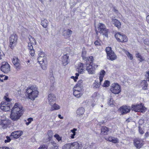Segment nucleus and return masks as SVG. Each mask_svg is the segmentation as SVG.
Here are the masks:
<instances>
[{"label": "nucleus", "instance_id": "obj_1", "mask_svg": "<svg viewBox=\"0 0 149 149\" xmlns=\"http://www.w3.org/2000/svg\"><path fill=\"white\" fill-rule=\"evenodd\" d=\"M23 113L24 109L22 106L19 102L16 103L11 109L10 118L13 121H17Z\"/></svg>", "mask_w": 149, "mask_h": 149}, {"label": "nucleus", "instance_id": "obj_2", "mask_svg": "<svg viewBox=\"0 0 149 149\" xmlns=\"http://www.w3.org/2000/svg\"><path fill=\"white\" fill-rule=\"evenodd\" d=\"M85 60V63L86 65V70L89 74H94L98 65L96 64L93 63L94 60V57L92 56H89L86 57Z\"/></svg>", "mask_w": 149, "mask_h": 149}, {"label": "nucleus", "instance_id": "obj_3", "mask_svg": "<svg viewBox=\"0 0 149 149\" xmlns=\"http://www.w3.org/2000/svg\"><path fill=\"white\" fill-rule=\"evenodd\" d=\"M25 93L28 98L33 100L38 96L39 92L36 86L31 85L27 88Z\"/></svg>", "mask_w": 149, "mask_h": 149}, {"label": "nucleus", "instance_id": "obj_4", "mask_svg": "<svg viewBox=\"0 0 149 149\" xmlns=\"http://www.w3.org/2000/svg\"><path fill=\"white\" fill-rule=\"evenodd\" d=\"M98 30H95L96 34L98 36L99 33L104 35L106 37H108V33L109 30L106 28L105 25L102 23H99L97 26Z\"/></svg>", "mask_w": 149, "mask_h": 149}, {"label": "nucleus", "instance_id": "obj_5", "mask_svg": "<svg viewBox=\"0 0 149 149\" xmlns=\"http://www.w3.org/2000/svg\"><path fill=\"white\" fill-rule=\"evenodd\" d=\"M115 37L118 42L122 43L127 42L128 39L125 34L120 32H116L115 35Z\"/></svg>", "mask_w": 149, "mask_h": 149}, {"label": "nucleus", "instance_id": "obj_6", "mask_svg": "<svg viewBox=\"0 0 149 149\" xmlns=\"http://www.w3.org/2000/svg\"><path fill=\"white\" fill-rule=\"evenodd\" d=\"M18 36L16 33L11 34L9 38V46L12 49H13L17 43Z\"/></svg>", "mask_w": 149, "mask_h": 149}, {"label": "nucleus", "instance_id": "obj_7", "mask_svg": "<svg viewBox=\"0 0 149 149\" xmlns=\"http://www.w3.org/2000/svg\"><path fill=\"white\" fill-rule=\"evenodd\" d=\"M105 51L107 54V58L111 61H113L117 58V56L112 50L111 47H108L106 48Z\"/></svg>", "mask_w": 149, "mask_h": 149}, {"label": "nucleus", "instance_id": "obj_8", "mask_svg": "<svg viewBox=\"0 0 149 149\" xmlns=\"http://www.w3.org/2000/svg\"><path fill=\"white\" fill-rule=\"evenodd\" d=\"M131 109L132 110L135 112H140L142 113L144 112L146 110V108L141 103L140 104L132 105Z\"/></svg>", "mask_w": 149, "mask_h": 149}, {"label": "nucleus", "instance_id": "obj_9", "mask_svg": "<svg viewBox=\"0 0 149 149\" xmlns=\"http://www.w3.org/2000/svg\"><path fill=\"white\" fill-rule=\"evenodd\" d=\"M110 90L112 93L114 94H118L121 92V86L117 83H113L111 86Z\"/></svg>", "mask_w": 149, "mask_h": 149}, {"label": "nucleus", "instance_id": "obj_10", "mask_svg": "<svg viewBox=\"0 0 149 149\" xmlns=\"http://www.w3.org/2000/svg\"><path fill=\"white\" fill-rule=\"evenodd\" d=\"M10 66L7 62H3L0 67L1 71L5 73H8L10 71Z\"/></svg>", "mask_w": 149, "mask_h": 149}, {"label": "nucleus", "instance_id": "obj_11", "mask_svg": "<svg viewBox=\"0 0 149 149\" xmlns=\"http://www.w3.org/2000/svg\"><path fill=\"white\" fill-rule=\"evenodd\" d=\"M144 141L142 139L139 138H136L133 140L134 145L137 149L141 148L144 145Z\"/></svg>", "mask_w": 149, "mask_h": 149}, {"label": "nucleus", "instance_id": "obj_12", "mask_svg": "<svg viewBox=\"0 0 149 149\" xmlns=\"http://www.w3.org/2000/svg\"><path fill=\"white\" fill-rule=\"evenodd\" d=\"M0 108L3 111H8L10 110L11 104L8 102L2 101L0 104Z\"/></svg>", "mask_w": 149, "mask_h": 149}, {"label": "nucleus", "instance_id": "obj_13", "mask_svg": "<svg viewBox=\"0 0 149 149\" xmlns=\"http://www.w3.org/2000/svg\"><path fill=\"white\" fill-rule=\"evenodd\" d=\"M45 58L44 57L38 56L37 59L41 68L44 70H46L47 66V61Z\"/></svg>", "mask_w": 149, "mask_h": 149}, {"label": "nucleus", "instance_id": "obj_14", "mask_svg": "<svg viewBox=\"0 0 149 149\" xmlns=\"http://www.w3.org/2000/svg\"><path fill=\"white\" fill-rule=\"evenodd\" d=\"M12 62L15 68L17 70H19L21 68L20 61L17 57H14L12 59Z\"/></svg>", "mask_w": 149, "mask_h": 149}, {"label": "nucleus", "instance_id": "obj_15", "mask_svg": "<svg viewBox=\"0 0 149 149\" xmlns=\"http://www.w3.org/2000/svg\"><path fill=\"white\" fill-rule=\"evenodd\" d=\"M119 110L121 114L123 115L130 112L131 109L130 106L124 105L120 107Z\"/></svg>", "mask_w": 149, "mask_h": 149}, {"label": "nucleus", "instance_id": "obj_16", "mask_svg": "<svg viewBox=\"0 0 149 149\" xmlns=\"http://www.w3.org/2000/svg\"><path fill=\"white\" fill-rule=\"evenodd\" d=\"M23 134L21 131H16L12 132L10 136L14 139L19 138Z\"/></svg>", "mask_w": 149, "mask_h": 149}, {"label": "nucleus", "instance_id": "obj_17", "mask_svg": "<svg viewBox=\"0 0 149 149\" xmlns=\"http://www.w3.org/2000/svg\"><path fill=\"white\" fill-rule=\"evenodd\" d=\"M83 88L82 81H79L74 87L73 90L83 92Z\"/></svg>", "mask_w": 149, "mask_h": 149}, {"label": "nucleus", "instance_id": "obj_18", "mask_svg": "<svg viewBox=\"0 0 149 149\" xmlns=\"http://www.w3.org/2000/svg\"><path fill=\"white\" fill-rule=\"evenodd\" d=\"M62 64L64 66L67 65L69 62V56L68 54L63 55L62 57Z\"/></svg>", "mask_w": 149, "mask_h": 149}, {"label": "nucleus", "instance_id": "obj_19", "mask_svg": "<svg viewBox=\"0 0 149 149\" xmlns=\"http://www.w3.org/2000/svg\"><path fill=\"white\" fill-rule=\"evenodd\" d=\"M77 71L80 74H82L85 71V67L84 64L81 63H79L78 65Z\"/></svg>", "mask_w": 149, "mask_h": 149}, {"label": "nucleus", "instance_id": "obj_20", "mask_svg": "<svg viewBox=\"0 0 149 149\" xmlns=\"http://www.w3.org/2000/svg\"><path fill=\"white\" fill-rule=\"evenodd\" d=\"M104 139L106 140L113 143H117L119 142L118 139L117 138H115L111 136H109L108 137H105Z\"/></svg>", "mask_w": 149, "mask_h": 149}, {"label": "nucleus", "instance_id": "obj_21", "mask_svg": "<svg viewBox=\"0 0 149 149\" xmlns=\"http://www.w3.org/2000/svg\"><path fill=\"white\" fill-rule=\"evenodd\" d=\"M48 99L49 104L51 105L55 101L56 97L53 94L50 93L48 95Z\"/></svg>", "mask_w": 149, "mask_h": 149}, {"label": "nucleus", "instance_id": "obj_22", "mask_svg": "<svg viewBox=\"0 0 149 149\" xmlns=\"http://www.w3.org/2000/svg\"><path fill=\"white\" fill-rule=\"evenodd\" d=\"M109 131V129L106 126L102 127L101 129V134L106 135L108 134Z\"/></svg>", "mask_w": 149, "mask_h": 149}, {"label": "nucleus", "instance_id": "obj_23", "mask_svg": "<svg viewBox=\"0 0 149 149\" xmlns=\"http://www.w3.org/2000/svg\"><path fill=\"white\" fill-rule=\"evenodd\" d=\"M71 149H80V145L77 142L71 143Z\"/></svg>", "mask_w": 149, "mask_h": 149}, {"label": "nucleus", "instance_id": "obj_24", "mask_svg": "<svg viewBox=\"0 0 149 149\" xmlns=\"http://www.w3.org/2000/svg\"><path fill=\"white\" fill-rule=\"evenodd\" d=\"M141 84L143 90H145L147 89L148 84L147 80H142L141 82Z\"/></svg>", "mask_w": 149, "mask_h": 149}, {"label": "nucleus", "instance_id": "obj_25", "mask_svg": "<svg viewBox=\"0 0 149 149\" xmlns=\"http://www.w3.org/2000/svg\"><path fill=\"white\" fill-rule=\"evenodd\" d=\"M106 74L105 71L103 70H101L99 74V80H100V84L101 83L102 81L103 80V78L104 76H105Z\"/></svg>", "mask_w": 149, "mask_h": 149}, {"label": "nucleus", "instance_id": "obj_26", "mask_svg": "<svg viewBox=\"0 0 149 149\" xmlns=\"http://www.w3.org/2000/svg\"><path fill=\"white\" fill-rule=\"evenodd\" d=\"M112 21L115 26L118 29L120 28L121 24L120 22L118 20L116 19H113Z\"/></svg>", "mask_w": 149, "mask_h": 149}, {"label": "nucleus", "instance_id": "obj_27", "mask_svg": "<svg viewBox=\"0 0 149 149\" xmlns=\"http://www.w3.org/2000/svg\"><path fill=\"white\" fill-rule=\"evenodd\" d=\"M9 121L6 120H1V125L4 128H7L9 124Z\"/></svg>", "mask_w": 149, "mask_h": 149}, {"label": "nucleus", "instance_id": "obj_28", "mask_svg": "<svg viewBox=\"0 0 149 149\" xmlns=\"http://www.w3.org/2000/svg\"><path fill=\"white\" fill-rule=\"evenodd\" d=\"M73 94L74 96L77 98H79L82 96L83 92L74 90Z\"/></svg>", "mask_w": 149, "mask_h": 149}, {"label": "nucleus", "instance_id": "obj_29", "mask_svg": "<svg viewBox=\"0 0 149 149\" xmlns=\"http://www.w3.org/2000/svg\"><path fill=\"white\" fill-rule=\"evenodd\" d=\"M72 33V31L69 29H68L67 31L64 30L63 32V35L64 36H66L67 37H70Z\"/></svg>", "mask_w": 149, "mask_h": 149}, {"label": "nucleus", "instance_id": "obj_30", "mask_svg": "<svg viewBox=\"0 0 149 149\" xmlns=\"http://www.w3.org/2000/svg\"><path fill=\"white\" fill-rule=\"evenodd\" d=\"M84 112V109L83 108L81 107L79 108L77 111V115H82Z\"/></svg>", "mask_w": 149, "mask_h": 149}, {"label": "nucleus", "instance_id": "obj_31", "mask_svg": "<svg viewBox=\"0 0 149 149\" xmlns=\"http://www.w3.org/2000/svg\"><path fill=\"white\" fill-rule=\"evenodd\" d=\"M48 21L46 19H44L42 21L41 24L42 26L45 28H46L47 26Z\"/></svg>", "mask_w": 149, "mask_h": 149}, {"label": "nucleus", "instance_id": "obj_32", "mask_svg": "<svg viewBox=\"0 0 149 149\" xmlns=\"http://www.w3.org/2000/svg\"><path fill=\"white\" fill-rule=\"evenodd\" d=\"M52 110L53 111L54 110H57L60 109V107L59 106L56 104V103H54V104L52 105Z\"/></svg>", "mask_w": 149, "mask_h": 149}, {"label": "nucleus", "instance_id": "obj_33", "mask_svg": "<svg viewBox=\"0 0 149 149\" xmlns=\"http://www.w3.org/2000/svg\"><path fill=\"white\" fill-rule=\"evenodd\" d=\"M47 134L48 135V139L49 141H50L53 136L52 131L51 130L48 131Z\"/></svg>", "mask_w": 149, "mask_h": 149}, {"label": "nucleus", "instance_id": "obj_34", "mask_svg": "<svg viewBox=\"0 0 149 149\" xmlns=\"http://www.w3.org/2000/svg\"><path fill=\"white\" fill-rule=\"evenodd\" d=\"M8 79V77L7 76L3 74L0 75V81L1 82H3L4 80H7Z\"/></svg>", "mask_w": 149, "mask_h": 149}, {"label": "nucleus", "instance_id": "obj_35", "mask_svg": "<svg viewBox=\"0 0 149 149\" xmlns=\"http://www.w3.org/2000/svg\"><path fill=\"white\" fill-rule=\"evenodd\" d=\"M98 40H95L94 42V44L96 46H100L101 45L102 41L99 39V37L97 36Z\"/></svg>", "mask_w": 149, "mask_h": 149}, {"label": "nucleus", "instance_id": "obj_36", "mask_svg": "<svg viewBox=\"0 0 149 149\" xmlns=\"http://www.w3.org/2000/svg\"><path fill=\"white\" fill-rule=\"evenodd\" d=\"M29 39L30 42H29L30 43H31V44L34 45H35L36 44V41L34 38L30 36V37L29 38Z\"/></svg>", "mask_w": 149, "mask_h": 149}, {"label": "nucleus", "instance_id": "obj_37", "mask_svg": "<svg viewBox=\"0 0 149 149\" xmlns=\"http://www.w3.org/2000/svg\"><path fill=\"white\" fill-rule=\"evenodd\" d=\"M136 56L137 58H139V60L140 62H142V61L144 60V59L139 53L136 54Z\"/></svg>", "mask_w": 149, "mask_h": 149}, {"label": "nucleus", "instance_id": "obj_38", "mask_svg": "<svg viewBox=\"0 0 149 149\" xmlns=\"http://www.w3.org/2000/svg\"><path fill=\"white\" fill-rule=\"evenodd\" d=\"M110 84V82L108 80H105L104 81L103 86L104 87H108Z\"/></svg>", "mask_w": 149, "mask_h": 149}, {"label": "nucleus", "instance_id": "obj_39", "mask_svg": "<svg viewBox=\"0 0 149 149\" xmlns=\"http://www.w3.org/2000/svg\"><path fill=\"white\" fill-rule=\"evenodd\" d=\"M86 51L85 49L83 50L82 52L81 56L83 60H85V59L86 58Z\"/></svg>", "mask_w": 149, "mask_h": 149}, {"label": "nucleus", "instance_id": "obj_40", "mask_svg": "<svg viewBox=\"0 0 149 149\" xmlns=\"http://www.w3.org/2000/svg\"><path fill=\"white\" fill-rule=\"evenodd\" d=\"M71 143H68L65 144L63 147V149H71Z\"/></svg>", "mask_w": 149, "mask_h": 149}, {"label": "nucleus", "instance_id": "obj_41", "mask_svg": "<svg viewBox=\"0 0 149 149\" xmlns=\"http://www.w3.org/2000/svg\"><path fill=\"white\" fill-rule=\"evenodd\" d=\"M54 137L55 138L56 140L59 142L60 141H62V137L60 136L58 134H56L54 135Z\"/></svg>", "mask_w": 149, "mask_h": 149}, {"label": "nucleus", "instance_id": "obj_42", "mask_svg": "<svg viewBox=\"0 0 149 149\" xmlns=\"http://www.w3.org/2000/svg\"><path fill=\"white\" fill-rule=\"evenodd\" d=\"M99 84L98 83L96 82L95 81L93 84V88H98L100 86V84Z\"/></svg>", "mask_w": 149, "mask_h": 149}, {"label": "nucleus", "instance_id": "obj_43", "mask_svg": "<svg viewBox=\"0 0 149 149\" xmlns=\"http://www.w3.org/2000/svg\"><path fill=\"white\" fill-rule=\"evenodd\" d=\"M125 53L127 56L130 58L131 60L133 59V57L132 54H131L129 52L126 51Z\"/></svg>", "mask_w": 149, "mask_h": 149}, {"label": "nucleus", "instance_id": "obj_44", "mask_svg": "<svg viewBox=\"0 0 149 149\" xmlns=\"http://www.w3.org/2000/svg\"><path fill=\"white\" fill-rule=\"evenodd\" d=\"M33 44L31 43H29L28 45V50L33 49V46L32 45Z\"/></svg>", "mask_w": 149, "mask_h": 149}, {"label": "nucleus", "instance_id": "obj_45", "mask_svg": "<svg viewBox=\"0 0 149 149\" xmlns=\"http://www.w3.org/2000/svg\"><path fill=\"white\" fill-rule=\"evenodd\" d=\"M29 51V54L31 56H33L34 55L35 53V50L34 49L30 50Z\"/></svg>", "mask_w": 149, "mask_h": 149}, {"label": "nucleus", "instance_id": "obj_46", "mask_svg": "<svg viewBox=\"0 0 149 149\" xmlns=\"http://www.w3.org/2000/svg\"><path fill=\"white\" fill-rule=\"evenodd\" d=\"M33 120V119L32 118H29L27 119L28 122H26V124L27 125H28Z\"/></svg>", "mask_w": 149, "mask_h": 149}, {"label": "nucleus", "instance_id": "obj_47", "mask_svg": "<svg viewBox=\"0 0 149 149\" xmlns=\"http://www.w3.org/2000/svg\"><path fill=\"white\" fill-rule=\"evenodd\" d=\"M139 132L141 134H143L144 133L143 130L140 126L139 127Z\"/></svg>", "mask_w": 149, "mask_h": 149}, {"label": "nucleus", "instance_id": "obj_48", "mask_svg": "<svg viewBox=\"0 0 149 149\" xmlns=\"http://www.w3.org/2000/svg\"><path fill=\"white\" fill-rule=\"evenodd\" d=\"M146 74L145 75V76L146 77V79L147 81H148L149 82V71L146 72Z\"/></svg>", "mask_w": 149, "mask_h": 149}, {"label": "nucleus", "instance_id": "obj_49", "mask_svg": "<svg viewBox=\"0 0 149 149\" xmlns=\"http://www.w3.org/2000/svg\"><path fill=\"white\" fill-rule=\"evenodd\" d=\"M8 95H6L4 96V99L6 101V102H8L10 101L11 99H9L8 97Z\"/></svg>", "mask_w": 149, "mask_h": 149}, {"label": "nucleus", "instance_id": "obj_50", "mask_svg": "<svg viewBox=\"0 0 149 149\" xmlns=\"http://www.w3.org/2000/svg\"><path fill=\"white\" fill-rule=\"evenodd\" d=\"M108 104L110 106L114 104L113 100L112 98H110V99L108 101Z\"/></svg>", "mask_w": 149, "mask_h": 149}, {"label": "nucleus", "instance_id": "obj_51", "mask_svg": "<svg viewBox=\"0 0 149 149\" xmlns=\"http://www.w3.org/2000/svg\"><path fill=\"white\" fill-rule=\"evenodd\" d=\"M45 53L42 52H40L38 54L39 56H41V57H45Z\"/></svg>", "mask_w": 149, "mask_h": 149}, {"label": "nucleus", "instance_id": "obj_52", "mask_svg": "<svg viewBox=\"0 0 149 149\" xmlns=\"http://www.w3.org/2000/svg\"><path fill=\"white\" fill-rule=\"evenodd\" d=\"M99 95V93L98 92H95L92 95V97L93 98H94L96 97Z\"/></svg>", "mask_w": 149, "mask_h": 149}, {"label": "nucleus", "instance_id": "obj_53", "mask_svg": "<svg viewBox=\"0 0 149 149\" xmlns=\"http://www.w3.org/2000/svg\"><path fill=\"white\" fill-rule=\"evenodd\" d=\"M6 138L7 140H5V143L9 142L10 141L11 139L9 137L7 136H6Z\"/></svg>", "mask_w": 149, "mask_h": 149}, {"label": "nucleus", "instance_id": "obj_54", "mask_svg": "<svg viewBox=\"0 0 149 149\" xmlns=\"http://www.w3.org/2000/svg\"><path fill=\"white\" fill-rule=\"evenodd\" d=\"M75 75H76V76L75 77L72 76V77H73V78L74 77V78H75V80H76V79H78V77L79 75V73H76L75 74Z\"/></svg>", "mask_w": 149, "mask_h": 149}, {"label": "nucleus", "instance_id": "obj_55", "mask_svg": "<svg viewBox=\"0 0 149 149\" xmlns=\"http://www.w3.org/2000/svg\"><path fill=\"white\" fill-rule=\"evenodd\" d=\"M77 130V129L76 128H74L73 130H70V131L72 134L76 133L75 131Z\"/></svg>", "mask_w": 149, "mask_h": 149}, {"label": "nucleus", "instance_id": "obj_56", "mask_svg": "<svg viewBox=\"0 0 149 149\" xmlns=\"http://www.w3.org/2000/svg\"><path fill=\"white\" fill-rule=\"evenodd\" d=\"M149 136V133L148 132H146L145 134V138H147Z\"/></svg>", "mask_w": 149, "mask_h": 149}, {"label": "nucleus", "instance_id": "obj_57", "mask_svg": "<svg viewBox=\"0 0 149 149\" xmlns=\"http://www.w3.org/2000/svg\"><path fill=\"white\" fill-rule=\"evenodd\" d=\"M144 44H145L146 45H148L149 44V41L146 40V39H145V40H144Z\"/></svg>", "mask_w": 149, "mask_h": 149}, {"label": "nucleus", "instance_id": "obj_58", "mask_svg": "<svg viewBox=\"0 0 149 149\" xmlns=\"http://www.w3.org/2000/svg\"><path fill=\"white\" fill-rule=\"evenodd\" d=\"M76 135V133H74L71 134L70 137L71 139H74V136Z\"/></svg>", "mask_w": 149, "mask_h": 149}, {"label": "nucleus", "instance_id": "obj_59", "mask_svg": "<svg viewBox=\"0 0 149 149\" xmlns=\"http://www.w3.org/2000/svg\"><path fill=\"white\" fill-rule=\"evenodd\" d=\"M146 20L147 22L149 24V15H148L146 17Z\"/></svg>", "mask_w": 149, "mask_h": 149}, {"label": "nucleus", "instance_id": "obj_60", "mask_svg": "<svg viewBox=\"0 0 149 149\" xmlns=\"http://www.w3.org/2000/svg\"><path fill=\"white\" fill-rule=\"evenodd\" d=\"M30 60H28L26 61V63L27 64V65H29L30 64Z\"/></svg>", "mask_w": 149, "mask_h": 149}, {"label": "nucleus", "instance_id": "obj_61", "mask_svg": "<svg viewBox=\"0 0 149 149\" xmlns=\"http://www.w3.org/2000/svg\"><path fill=\"white\" fill-rule=\"evenodd\" d=\"M58 117L61 119H63V117L62 116H61V115L59 114L58 115Z\"/></svg>", "mask_w": 149, "mask_h": 149}, {"label": "nucleus", "instance_id": "obj_62", "mask_svg": "<svg viewBox=\"0 0 149 149\" xmlns=\"http://www.w3.org/2000/svg\"><path fill=\"white\" fill-rule=\"evenodd\" d=\"M3 55L1 54V52H0V60L2 59Z\"/></svg>", "mask_w": 149, "mask_h": 149}, {"label": "nucleus", "instance_id": "obj_63", "mask_svg": "<svg viewBox=\"0 0 149 149\" xmlns=\"http://www.w3.org/2000/svg\"><path fill=\"white\" fill-rule=\"evenodd\" d=\"M71 78H72V79H74V81H77V79H76V80H75V78H74V77L73 78V77H72V76L71 77Z\"/></svg>", "mask_w": 149, "mask_h": 149}, {"label": "nucleus", "instance_id": "obj_64", "mask_svg": "<svg viewBox=\"0 0 149 149\" xmlns=\"http://www.w3.org/2000/svg\"><path fill=\"white\" fill-rule=\"evenodd\" d=\"M129 118H128V119L126 120V121L127 122V123H129L130 122V120H129Z\"/></svg>", "mask_w": 149, "mask_h": 149}]
</instances>
